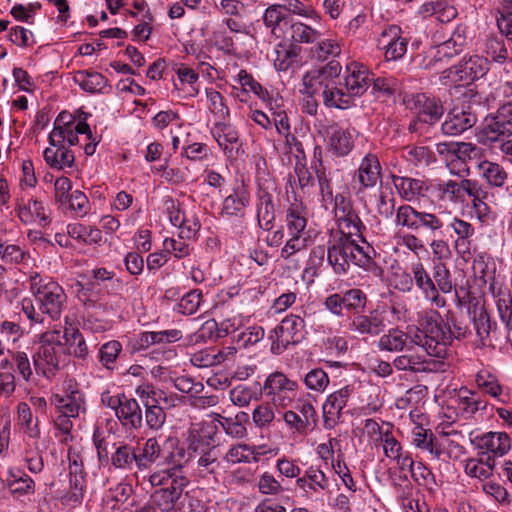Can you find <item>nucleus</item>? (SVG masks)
I'll list each match as a JSON object with an SVG mask.
<instances>
[{
  "instance_id": "1",
  "label": "nucleus",
  "mask_w": 512,
  "mask_h": 512,
  "mask_svg": "<svg viewBox=\"0 0 512 512\" xmlns=\"http://www.w3.org/2000/svg\"><path fill=\"white\" fill-rule=\"evenodd\" d=\"M417 324L409 327L407 332L398 328L389 329L379 338L377 347L381 351L399 352L404 349L409 339L410 343L419 346L427 355L444 357L454 335L439 312L426 310L418 313Z\"/></svg>"
},
{
  "instance_id": "2",
  "label": "nucleus",
  "mask_w": 512,
  "mask_h": 512,
  "mask_svg": "<svg viewBox=\"0 0 512 512\" xmlns=\"http://www.w3.org/2000/svg\"><path fill=\"white\" fill-rule=\"evenodd\" d=\"M29 291L32 298L20 302L21 312L31 324H43L44 315L51 320L60 319L67 304V295L62 286L50 277L38 272L28 273Z\"/></svg>"
},
{
  "instance_id": "3",
  "label": "nucleus",
  "mask_w": 512,
  "mask_h": 512,
  "mask_svg": "<svg viewBox=\"0 0 512 512\" xmlns=\"http://www.w3.org/2000/svg\"><path fill=\"white\" fill-rule=\"evenodd\" d=\"M373 247L361 236L335 234L328 247V261L338 274L346 273L349 265L368 269L372 265Z\"/></svg>"
},
{
  "instance_id": "4",
  "label": "nucleus",
  "mask_w": 512,
  "mask_h": 512,
  "mask_svg": "<svg viewBox=\"0 0 512 512\" xmlns=\"http://www.w3.org/2000/svg\"><path fill=\"white\" fill-rule=\"evenodd\" d=\"M215 434V426L209 423H193L185 439L188 451L179 446L177 438L169 437L166 440L169 451L164 456L165 463L174 468H182L194 454L215 448Z\"/></svg>"
},
{
  "instance_id": "5",
  "label": "nucleus",
  "mask_w": 512,
  "mask_h": 512,
  "mask_svg": "<svg viewBox=\"0 0 512 512\" xmlns=\"http://www.w3.org/2000/svg\"><path fill=\"white\" fill-rule=\"evenodd\" d=\"M369 70L360 63L350 62L345 67L341 87L335 85V91L326 95V106L347 109L357 97L363 95L370 86Z\"/></svg>"
},
{
  "instance_id": "6",
  "label": "nucleus",
  "mask_w": 512,
  "mask_h": 512,
  "mask_svg": "<svg viewBox=\"0 0 512 512\" xmlns=\"http://www.w3.org/2000/svg\"><path fill=\"white\" fill-rule=\"evenodd\" d=\"M187 485L186 477L175 476L167 487L152 493V504L161 512H204L203 504L185 491Z\"/></svg>"
},
{
  "instance_id": "7",
  "label": "nucleus",
  "mask_w": 512,
  "mask_h": 512,
  "mask_svg": "<svg viewBox=\"0 0 512 512\" xmlns=\"http://www.w3.org/2000/svg\"><path fill=\"white\" fill-rule=\"evenodd\" d=\"M33 343L36 345L32 355L36 373L51 380L60 368L61 333L58 329L48 330L35 335Z\"/></svg>"
},
{
  "instance_id": "8",
  "label": "nucleus",
  "mask_w": 512,
  "mask_h": 512,
  "mask_svg": "<svg viewBox=\"0 0 512 512\" xmlns=\"http://www.w3.org/2000/svg\"><path fill=\"white\" fill-rule=\"evenodd\" d=\"M340 72L341 66L337 62L306 71L302 77L301 94L307 98L321 97L326 105V95L335 91V79Z\"/></svg>"
},
{
  "instance_id": "9",
  "label": "nucleus",
  "mask_w": 512,
  "mask_h": 512,
  "mask_svg": "<svg viewBox=\"0 0 512 512\" xmlns=\"http://www.w3.org/2000/svg\"><path fill=\"white\" fill-rule=\"evenodd\" d=\"M80 135L89 140L91 138L89 126L84 121L77 120L70 113L61 112L56 117L53 129L48 135V143L72 149L73 146L79 143Z\"/></svg>"
},
{
  "instance_id": "10",
  "label": "nucleus",
  "mask_w": 512,
  "mask_h": 512,
  "mask_svg": "<svg viewBox=\"0 0 512 512\" xmlns=\"http://www.w3.org/2000/svg\"><path fill=\"white\" fill-rule=\"evenodd\" d=\"M263 392L276 409L282 410L291 406L300 397L298 383L280 371L272 372L266 377Z\"/></svg>"
},
{
  "instance_id": "11",
  "label": "nucleus",
  "mask_w": 512,
  "mask_h": 512,
  "mask_svg": "<svg viewBox=\"0 0 512 512\" xmlns=\"http://www.w3.org/2000/svg\"><path fill=\"white\" fill-rule=\"evenodd\" d=\"M101 402L115 412L117 419L126 429H137L141 426L142 412L136 399L124 393L113 395L106 391L101 394Z\"/></svg>"
},
{
  "instance_id": "12",
  "label": "nucleus",
  "mask_w": 512,
  "mask_h": 512,
  "mask_svg": "<svg viewBox=\"0 0 512 512\" xmlns=\"http://www.w3.org/2000/svg\"><path fill=\"white\" fill-rule=\"evenodd\" d=\"M488 70L487 59L473 55L465 58L460 64L445 70L441 79L444 84L469 83L483 77Z\"/></svg>"
},
{
  "instance_id": "13",
  "label": "nucleus",
  "mask_w": 512,
  "mask_h": 512,
  "mask_svg": "<svg viewBox=\"0 0 512 512\" xmlns=\"http://www.w3.org/2000/svg\"><path fill=\"white\" fill-rule=\"evenodd\" d=\"M282 418L287 428L297 435L307 434L311 422L316 420V410L309 394L301 395L295 402L294 410L283 411Z\"/></svg>"
},
{
  "instance_id": "14",
  "label": "nucleus",
  "mask_w": 512,
  "mask_h": 512,
  "mask_svg": "<svg viewBox=\"0 0 512 512\" xmlns=\"http://www.w3.org/2000/svg\"><path fill=\"white\" fill-rule=\"evenodd\" d=\"M470 442L479 454L488 455L490 459L503 457L512 448L510 436L500 431L472 432Z\"/></svg>"
},
{
  "instance_id": "15",
  "label": "nucleus",
  "mask_w": 512,
  "mask_h": 512,
  "mask_svg": "<svg viewBox=\"0 0 512 512\" xmlns=\"http://www.w3.org/2000/svg\"><path fill=\"white\" fill-rule=\"evenodd\" d=\"M274 333L276 340L273 341L271 350L281 353L289 344L300 343L305 338V322L300 316L290 314L281 321Z\"/></svg>"
},
{
  "instance_id": "16",
  "label": "nucleus",
  "mask_w": 512,
  "mask_h": 512,
  "mask_svg": "<svg viewBox=\"0 0 512 512\" xmlns=\"http://www.w3.org/2000/svg\"><path fill=\"white\" fill-rule=\"evenodd\" d=\"M163 212L167 215L169 222L178 228L180 238L186 240L195 238L200 229V223L194 216H187L177 200L170 196L164 197Z\"/></svg>"
},
{
  "instance_id": "17",
  "label": "nucleus",
  "mask_w": 512,
  "mask_h": 512,
  "mask_svg": "<svg viewBox=\"0 0 512 512\" xmlns=\"http://www.w3.org/2000/svg\"><path fill=\"white\" fill-rule=\"evenodd\" d=\"M464 436L455 429H446L438 427L434 436V444L431 447V455L440 459L443 456L449 459H459L464 455L465 449L461 442Z\"/></svg>"
},
{
  "instance_id": "18",
  "label": "nucleus",
  "mask_w": 512,
  "mask_h": 512,
  "mask_svg": "<svg viewBox=\"0 0 512 512\" xmlns=\"http://www.w3.org/2000/svg\"><path fill=\"white\" fill-rule=\"evenodd\" d=\"M408 40L403 37L402 30L397 25H390L382 30L377 38V47L387 61H397L407 52Z\"/></svg>"
},
{
  "instance_id": "19",
  "label": "nucleus",
  "mask_w": 512,
  "mask_h": 512,
  "mask_svg": "<svg viewBox=\"0 0 512 512\" xmlns=\"http://www.w3.org/2000/svg\"><path fill=\"white\" fill-rule=\"evenodd\" d=\"M328 476L318 467H308L301 477L296 480V487L301 497L306 500H316L330 488Z\"/></svg>"
},
{
  "instance_id": "20",
  "label": "nucleus",
  "mask_w": 512,
  "mask_h": 512,
  "mask_svg": "<svg viewBox=\"0 0 512 512\" xmlns=\"http://www.w3.org/2000/svg\"><path fill=\"white\" fill-rule=\"evenodd\" d=\"M251 205V191L244 181L236 182L231 192L223 199L221 215L228 218H243Z\"/></svg>"
},
{
  "instance_id": "21",
  "label": "nucleus",
  "mask_w": 512,
  "mask_h": 512,
  "mask_svg": "<svg viewBox=\"0 0 512 512\" xmlns=\"http://www.w3.org/2000/svg\"><path fill=\"white\" fill-rule=\"evenodd\" d=\"M176 79L173 81V93L180 99L194 98L199 94V75L184 63L173 68Z\"/></svg>"
},
{
  "instance_id": "22",
  "label": "nucleus",
  "mask_w": 512,
  "mask_h": 512,
  "mask_svg": "<svg viewBox=\"0 0 512 512\" xmlns=\"http://www.w3.org/2000/svg\"><path fill=\"white\" fill-rule=\"evenodd\" d=\"M433 189L442 201L464 203L467 201V194L476 192V182L468 179L461 182L449 180L435 185Z\"/></svg>"
},
{
  "instance_id": "23",
  "label": "nucleus",
  "mask_w": 512,
  "mask_h": 512,
  "mask_svg": "<svg viewBox=\"0 0 512 512\" xmlns=\"http://www.w3.org/2000/svg\"><path fill=\"white\" fill-rule=\"evenodd\" d=\"M511 136L512 122L500 117L497 113L495 116L486 118L478 138L482 144L496 147V144L503 139V137Z\"/></svg>"
},
{
  "instance_id": "24",
  "label": "nucleus",
  "mask_w": 512,
  "mask_h": 512,
  "mask_svg": "<svg viewBox=\"0 0 512 512\" xmlns=\"http://www.w3.org/2000/svg\"><path fill=\"white\" fill-rule=\"evenodd\" d=\"M407 107L414 111L419 120L425 123L436 122L443 114L442 106L425 94H415L404 100Z\"/></svg>"
},
{
  "instance_id": "25",
  "label": "nucleus",
  "mask_w": 512,
  "mask_h": 512,
  "mask_svg": "<svg viewBox=\"0 0 512 512\" xmlns=\"http://www.w3.org/2000/svg\"><path fill=\"white\" fill-rule=\"evenodd\" d=\"M384 311L374 310L369 315L355 314L350 317L349 330L360 335L377 336L385 328Z\"/></svg>"
},
{
  "instance_id": "26",
  "label": "nucleus",
  "mask_w": 512,
  "mask_h": 512,
  "mask_svg": "<svg viewBox=\"0 0 512 512\" xmlns=\"http://www.w3.org/2000/svg\"><path fill=\"white\" fill-rule=\"evenodd\" d=\"M16 212L20 221L24 224L46 226L49 223L44 203L37 199H19L16 204Z\"/></svg>"
},
{
  "instance_id": "27",
  "label": "nucleus",
  "mask_w": 512,
  "mask_h": 512,
  "mask_svg": "<svg viewBox=\"0 0 512 512\" xmlns=\"http://www.w3.org/2000/svg\"><path fill=\"white\" fill-rule=\"evenodd\" d=\"M237 82L240 85V88L233 87L235 91L236 98L241 102H246V94L252 92L257 95L260 99L264 101H268V105L270 109H274V107L280 106L278 103L279 99H272L269 96L267 90H265L260 83H258L250 74H248L245 70H240L237 74Z\"/></svg>"
},
{
  "instance_id": "28",
  "label": "nucleus",
  "mask_w": 512,
  "mask_h": 512,
  "mask_svg": "<svg viewBox=\"0 0 512 512\" xmlns=\"http://www.w3.org/2000/svg\"><path fill=\"white\" fill-rule=\"evenodd\" d=\"M355 130L332 125L327 129L328 148L337 156H345L354 146Z\"/></svg>"
},
{
  "instance_id": "29",
  "label": "nucleus",
  "mask_w": 512,
  "mask_h": 512,
  "mask_svg": "<svg viewBox=\"0 0 512 512\" xmlns=\"http://www.w3.org/2000/svg\"><path fill=\"white\" fill-rule=\"evenodd\" d=\"M211 134L226 155L232 156L239 145V133L227 120L214 122Z\"/></svg>"
},
{
  "instance_id": "30",
  "label": "nucleus",
  "mask_w": 512,
  "mask_h": 512,
  "mask_svg": "<svg viewBox=\"0 0 512 512\" xmlns=\"http://www.w3.org/2000/svg\"><path fill=\"white\" fill-rule=\"evenodd\" d=\"M352 389L349 386L340 388L331 393L323 404L324 421L327 426L332 427L339 419L342 409L346 406Z\"/></svg>"
},
{
  "instance_id": "31",
  "label": "nucleus",
  "mask_w": 512,
  "mask_h": 512,
  "mask_svg": "<svg viewBox=\"0 0 512 512\" xmlns=\"http://www.w3.org/2000/svg\"><path fill=\"white\" fill-rule=\"evenodd\" d=\"M182 332L178 329L162 331H147L137 335L134 340V350H143L154 344L174 343L182 338Z\"/></svg>"
},
{
  "instance_id": "32",
  "label": "nucleus",
  "mask_w": 512,
  "mask_h": 512,
  "mask_svg": "<svg viewBox=\"0 0 512 512\" xmlns=\"http://www.w3.org/2000/svg\"><path fill=\"white\" fill-rule=\"evenodd\" d=\"M43 158L45 163L55 170L71 168L75 162V155L72 149L54 143H49V146L44 149Z\"/></svg>"
},
{
  "instance_id": "33",
  "label": "nucleus",
  "mask_w": 512,
  "mask_h": 512,
  "mask_svg": "<svg viewBox=\"0 0 512 512\" xmlns=\"http://www.w3.org/2000/svg\"><path fill=\"white\" fill-rule=\"evenodd\" d=\"M423 18L434 17L437 21L447 23L457 16L456 8L448 0H430L418 8Z\"/></svg>"
},
{
  "instance_id": "34",
  "label": "nucleus",
  "mask_w": 512,
  "mask_h": 512,
  "mask_svg": "<svg viewBox=\"0 0 512 512\" xmlns=\"http://www.w3.org/2000/svg\"><path fill=\"white\" fill-rule=\"evenodd\" d=\"M475 122L476 118L471 113L453 109L442 123L441 129L447 136H458L471 128Z\"/></svg>"
},
{
  "instance_id": "35",
  "label": "nucleus",
  "mask_w": 512,
  "mask_h": 512,
  "mask_svg": "<svg viewBox=\"0 0 512 512\" xmlns=\"http://www.w3.org/2000/svg\"><path fill=\"white\" fill-rule=\"evenodd\" d=\"M263 23L275 38H284L283 27L288 28L289 19L282 5L274 4L266 8L262 16Z\"/></svg>"
},
{
  "instance_id": "36",
  "label": "nucleus",
  "mask_w": 512,
  "mask_h": 512,
  "mask_svg": "<svg viewBox=\"0 0 512 512\" xmlns=\"http://www.w3.org/2000/svg\"><path fill=\"white\" fill-rule=\"evenodd\" d=\"M50 403L60 414L74 418L85 411L84 394L76 393L73 396H61L59 393H54L50 397Z\"/></svg>"
},
{
  "instance_id": "37",
  "label": "nucleus",
  "mask_w": 512,
  "mask_h": 512,
  "mask_svg": "<svg viewBox=\"0 0 512 512\" xmlns=\"http://www.w3.org/2000/svg\"><path fill=\"white\" fill-rule=\"evenodd\" d=\"M205 107L215 122L228 120L230 118V108L227 98L213 87L205 88Z\"/></svg>"
},
{
  "instance_id": "38",
  "label": "nucleus",
  "mask_w": 512,
  "mask_h": 512,
  "mask_svg": "<svg viewBox=\"0 0 512 512\" xmlns=\"http://www.w3.org/2000/svg\"><path fill=\"white\" fill-rule=\"evenodd\" d=\"M464 43L465 39L460 33L454 34L451 38L430 51L431 60L426 67H434L437 62H442L459 54L463 49Z\"/></svg>"
},
{
  "instance_id": "39",
  "label": "nucleus",
  "mask_w": 512,
  "mask_h": 512,
  "mask_svg": "<svg viewBox=\"0 0 512 512\" xmlns=\"http://www.w3.org/2000/svg\"><path fill=\"white\" fill-rule=\"evenodd\" d=\"M321 37L320 31L296 20H291L289 27L285 31V36L290 44H310L316 42Z\"/></svg>"
},
{
  "instance_id": "40",
  "label": "nucleus",
  "mask_w": 512,
  "mask_h": 512,
  "mask_svg": "<svg viewBox=\"0 0 512 512\" xmlns=\"http://www.w3.org/2000/svg\"><path fill=\"white\" fill-rule=\"evenodd\" d=\"M449 227L456 234L454 240V248L459 255L464 257L470 253V238L474 235V227L467 221L458 217H453L449 223Z\"/></svg>"
},
{
  "instance_id": "41",
  "label": "nucleus",
  "mask_w": 512,
  "mask_h": 512,
  "mask_svg": "<svg viewBox=\"0 0 512 512\" xmlns=\"http://www.w3.org/2000/svg\"><path fill=\"white\" fill-rule=\"evenodd\" d=\"M381 166L376 155H366L358 168V180L364 187H374L380 180Z\"/></svg>"
},
{
  "instance_id": "42",
  "label": "nucleus",
  "mask_w": 512,
  "mask_h": 512,
  "mask_svg": "<svg viewBox=\"0 0 512 512\" xmlns=\"http://www.w3.org/2000/svg\"><path fill=\"white\" fill-rule=\"evenodd\" d=\"M393 366L399 371L425 372L430 370L429 362L424 354L408 349L406 353L393 360Z\"/></svg>"
},
{
  "instance_id": "43",
  "label": "nucleus",
  "mask_w": 512,
  "mask_h": 512,
  "mask_svg": "<svg viewBox=\"0 0 512 512\" xmlns=\"http://www.w3.org/2000/svg\"><path fill=\"white\" fill-rule=\"evenodd\" d=\"M65 328H64V339L66 344L67 352L78 358H85L88 353V348L85 340L78 330L74 327L69 319L65 317Z\"/></svg>"
},
{
  "instance_id": "44",
  "label": "nucleus",
  "mask_w": 512,
  "mask_h": 512,
  "mask_svg": "<svg viewBox=\"0 0 512 512\" xmlns=\"http://www.w3.org/2000/svg\"><path fill=\"white\" fill-rule=\"evenodd\" d=\"M7 486L14 495H28L34 493L35 483L24 471L13 467L9 468L6 478Z\"/></svg>"
},
{
  "instance_id": "45",
  "label": "nucleus",
  "mask_w": 512,
  "mask_h": 512,
  "mask_svg": "<svg viewBox=\"0 0 512 512\" xmlns=\"http://www.w3.org/2000/svg\"><path fill=\"white\" fill-rule=\"evenodd\" d=\"M67 233L72 239L86 245H100L103 241L102 232L96 226L73 223L67 226Z\"/></svg>"
},
{
  "instance_id": "46",
  "label": "nucleus",
  "mask_w": 512,
  "mask_h": 512,
  "mask_svg": "<svg viewBox=\"0 0 512 512\" xmlns=\"http://www.w3.org/2000/svg\"><path fill=\"white\" fill-rule=\"evenodd\" d=\"M74 81L89 93H104L110 88L106 78L98 72L78 71L74 75Z\"/></svg>"
},
{
  "instance_id": "47",
  "label": "nucleus",
  "mask_w": 512,
  "mask_h": 512,
  "mask_svg": "<svg viewBox=\"0 0 512 512\" xmlns=\"http://www.w3.org/2000/svg\"><path fill=\"white\" fill-rule=\"evenodd\" d=\"M86 490V480L84 474H76L69 477V486L65 493L60 496L62 504L72 508L82 504Z\"/></svg>"
},
{
  "instance_id": "48",
  "label": "nucleus",
  "mask_w": 512,
  "mask_h": 512,
  "mask_svg": "<svg viewBox=\"0 0 512 512\" xmlns=\"http://www.w3.org/2000/svg\"><path fill=\"white\" fill-rule=\"evenodd\" d=\"M477 171L478 175L493 187H502L508 178L507 172L501 165L488 160L479 162Z\"/></svg>"
},
{
  "instance_id": "49",
  "label": "nucleus",
  "mask_w": 512,
  "mask_h": 512,
  "mask_svg": "<svg viewBox=\"0 0 512 512\" xmlns=\"http://www.w3.org/2000/svg\"><path fill=\"white\" fill-rule=\"evenodd\" d=\"M161 446L156 437L148 438L139 449L136 459V467L140 470L149 469L161 456Z\"/></svg>"
},
{
  "instance_id": "50",
  "label": "nucleus",
  "mask_w": 512,
  "mask_h": 512,
  "mask_svg": "<svg viewBox=\"0 0 512 512\" xmlns=\"http://www.w3.org/2000/svg\"><path fill=\"white\" fill-rule=\"evenodd\" d=\"M452 403L456 406L459 415L465 419L470 418L479 409H484L485 404L483 401H478L473 397V393L466 389L461 388L459 393L451 398Z\"/></svg>"
},
{
  "instance_id": "51",
  "label": "nucleus",
  "mask_w": 512,
  "mask_h": 512,
  "mask_svg": "<svg viewBox=\"0 0 512 512\" xmlns=\"http://www.w3.org/2000/svg\"><path fill=\"white\" fill-rule=\"evenodd\" d=\"M393 184L400 196L407 201H413L423 195L424 183L421 180L394 176Z\"/></svg>"
},
{
  "instance_id": "52",
  "label": "nucleus",
  "mask_w": 512,
  "mask_h": 512,
  "mask_svg": "<svg viewBox=\"0 0 512 512\" xmlns=\"http://www.w3.org/2000/svg\"><path fill=\"white\" fill-rule=\"evenodd\" d=\"M286 225L289 235L307 236L305 231L307 226L306 212L301 205L290 206L286 214Z\"/></svg>"
},
{
  "instance_id": "53",
  "label": "nucleus",
  "mask_w": 512,
  "mask_h": 512,
  "mask_svg": "<svg viewBox=\"0 0 512 512\" xmlns=\"http://www.w3.org/2000/svg\"><path fill=\"white\" fill-rule=\"evenodd\" d=\"M133 488L128 483H118L111 487L103 497V504L106 509L117 510L131 496Z\"/></svg>"
},
{
  "instance_id": "54",
  "label": "nucleus",
  "mask_w": 512,
  "mask_h": 512,
  "mask_svg": "<svg viewBox=\"0 0 512 512\" xmlns=\"http://www.w3.org/2000/svg\"><path fill=\"white\" fill-rule=\"evenodd\" d=\"M477 386L485 393L489 394L499 402L505 403L507 401V395L503 393V389L498 383L495 376L491 375L486 370H481L476 375Z\"/></svg>"
},
{
  "instance_id": "55",
  "label": "nucleus",
  "mask_w": 512,
  "mask_h": 512,
  "mask_svg": "<svg viewBox=\"0 0 512 512\" xmlns=\"http://www.w3.org/2000/svg\"><path fill=\"white\" fill-rule=\"evenodd\" d=\"M297 52L292 44L280 42L274 48L273 64L277 71H287L295 63Z\"/></svg>"
},
{
  "instance_id": "56",
  "label": "nucleus",
  "mask_w": 512,
  "mask_h": 512,
  "mask_svg": "<svg viewBox=\"0 0 512 512\" xmlns=\"http://www.w3.org/2000/svg\"><path fill=\"white\" fill-rule=\"evenodd\" d=\"M18 422L25 435L31 439L36 440L40 436V429L37 419L34 420L31 409L27 403H20L17 409Z\"/></svg>"
},
{
  "instance_id": "57",
  "label": "nucleus",
  "mask_w": 512,
  "mask_h": 512,
  "mask_svg": "<svg viewBox=\"0 0 512 512\" xmlns=\"http://www.w3.org/2000/svg\"><path fill=\"white\" fill-rule=\"evenodd\" d=\"M494 466V460L490 459V457L486 461L470 458L465 461L464 471L472 478L485 480L492 475Z\"/></svg>"
},
{
  "instance_id": "58",
  "label": "nucleus",
  "mask_w": 512,
  "mask_h": 512,
  "mask_svg": "<svg viewBox=\"0 0 512 512\" xmlns=\"http://www.w3.org/2000/svg\"><path fill=\"white\" fill-rule=\"evenodd\" d=\"M0 258L7 263L22 264L24 268L31 267L29 263L32 262L34 265L35 262L31 259L29 252L15 244H1Z\"/></svg>"
},
{
  "instance_id": "59",
  "label": "nucleus",
  "mask_w": 512,
  "mask_h": 512,
  "mask_svg": "<svg viewBox=\"0 0 512 512\" xmlns=\"http://www.w3.org/2000/svg\"><path fill=\"white\" fill-rule=\"evenodd\" d=\"M420 211L410 205L398 207L395 213L394 224L396 227L406 228L411 231H418V219Z\"/></svg>"
},
{
  "instance_id": "60",
  "label": "nucleus",
  "mask_w": 512,
  "mask_h": 512,
  "mask_svg": "<svg viewBox=\"0 0 512 512\" xmlns=\"http://www.w3.org/2000/svg\"><path fill=\"white\" fill-rule=\"evenodd\" d=\"M137 454L129 445L121 443L111 456V464L117 469L129 470L136 464Z\"/></svg>"
},
{
  "instance_id": "61",
  "label": "nucleus",
  "mask_w": 512,
  "mask_h": 512,
  "mask_svg": "<svg viewBox=\"0 0 512 512\" xmlns=\"http://www.w3.org/2000/svg\"><path fill=\"white\" fill-rule=\"evenodd\" d=\"M219 424L225 433L233 438L242 439L247 436V429L242 423L247 418L246 413H239L234 418L219 416Z\"/></svg>"
},
{
  "instance_id": "62",
  "label": "nucleus",
  "mask_w": 512,
  "mask_h": 512,
  "mask_svg": "<svg viewBox=\"0 0 512 512\" xmlns=\"http://www.w3.org/2000/svg\"><path fill=\"white\" fill-rule=\"evenodd\" d=\"M255 453L252 447L245 443L232 445L224 456L228 464L251 463Z\"/></svg>"
},
{
  "instance_id": "63",
  "label": "nucleus",
  "mask_w": 512,
  "mask_h": 512,
  "mask_svg": "<svg viewBox=\"0 0 512 512\" xmlns=\"http://www.w3.org/2000/svg\"><path fill=\"white\" fill-rule=\"evenodd\" d=\"M443 214L444 212L433 214L420 211L418 219V230L424 229L432 236H436L437 234L441 233L444 227V221L441 218V215Z\"/></svg>"
},
{
  "instance_id": "64",
  "label": "nucleus",
  "mask_w": 512,
  "mask_h": 512,
  "mask_svg": "<svg viewBox=\"0 0 512 512\" xmlns=\"http://www.w3.org/2000/svg\"><path fill=\"white\" fill-rule=\"evenodd\" d=\"M162 248L166 251L169 258L172 256L176 259H183L191 253L190 245L180 237L179 239L166 237L163 240Z\"/></svg>"
}]
</instances>
